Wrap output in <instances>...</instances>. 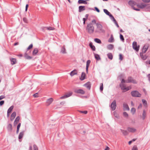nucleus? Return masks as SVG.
<instances>
[{"instance_id":"nucleus-31","label":"nucleus","mask_w":150,"mask_h":150,"mask_svg":"<svg viewBox=\"0 0 150 150\" xmlns=\"http://www.w3.org/2000/svg\"><path fill=\"white\" fill-rule=\"evenodd\" d=\"M95 58L97 60H99L101 59L100 56L97 54H94Z\"/></svg>"},{"instance_id":"nucleus-3","label":"nucleus","mask_w":150,"mask_h":150,"mask_svg":"<svg viewBox=\"0 0 150 150\" xmlns=\"http://www.w3.org/2000/svg\"><path fill=\"white\" fill-rule=\"evenodd\" d=\"M119 86L122 91L123 92H125L131 88V87L130 86L126 87L125 85L124 84L120 83Z\"/></svg>"},{"instance_id":"nucleus-48","label":"nucleus","mask_w":150,"mask_h":150,"mask_svg":"<svg viewBox=\"0 0 150 150\" xmlns=\"http://www.w3.org/2000/svg\"><path fill=\"white\" fill-rule=\"evenodd\" d=\"M132 150H138L137 147L136 145L132 147Z\"/></svg>"},{"instance_id":"nucleus-51","label":"nucleus","mask_w":150,"mask_h":150,"mask_svg":"<svg viewBox=\"0 0 150 150\" xmlns=\"http://www.w3.org/2000/svg\"><path fill=\"white\" fill-rule=\"evenodd\" d=\"M33 44H31L27 48V50H28L30 49L32 47H33Z\"/></svg>"},{"instance_id":"nucleus-58","label":"nucleus","mask_w":150,"mask_h":150,"mask_svg":"<svg viewBox=\"0 0 150 150\" xmlns=\"http://www.w3.org/2000/svg\"><path fill=\"white\" fill-rule=\"evenodd\" d=\"M33 96L35 98H37V97H38V93H36L34 94L33 95Z\"/></svg>"},{"instance_id":"nucleus-5","label":"nucleus","mask_w":150,"mask_h":150,"mask_svg":"<svg viewBox=\"0 0 150 150\" xmlns=\"http://www.w3.org/2000/svg\"><path fill=\"white\" fill-rule=\"evenodd\" d=\"M128 4L134 10L137 11H140V9H139L136 8L134 7V6L136 5L137 4V3L133 1L130 0L129 1Z\"/></svg>"},{"instance_id":"nucleus-41","label":"nucleus","mask_w":150,"mask_h":150,"mask_svg":"<svg viewBox=\"0 0 150 150\" xmlns=\"http://www.w3.org/2000/svg\"><path fill=\"white\" fill-rule=\"evenodd\" d=\"M140 55L141 57L143 60H145L146 59L147 57H146V55L144 56V57H142V53L141 52L140 53Z\"/></svg>"},{"instance_id":"nucleus-61","label":"nucleus","mask_w":150,"mask_h":150,"mask_svg":"<svg viewBox=\"0 0 150 150\" xmlns=\"http://www.w3.org/2000/svg\"><path fill=\"white\" fill-rule=\"evenodd\" d=\"M147 76L148 78V81L150 82V74H148Z\"/></svg>"},{"instance_id":"nucleus-24","label":"nucleus","mask_w":150,"mask_h":150,"mask_svg":"<svg viewBox=\"0 0 150 150\" xmlns=\"http://www.w3.org/2000/svg\"><path fill=\"white\" fill-rule=\"evenodd\" d=\"M77 72L76 70V69H74L71 72L70 75L71 76H73L74 75L77 74Z\"/></svg>"},{"instance_id":"nucleus-62","label":"nucleus","mask_w":150,"mask_h":150,"mask_svg":"<svg viewBox=\"0 0 150 150\" xmlns=\"http://www.w3.org/2000/svg\"><path fill=\"white\" fill-rule=\"evenodd\" d=\"M91 22H91V23H94L96 25V24L97 23H96V21L95 19H93V20H92V21Z\"/></svg>"},{"instance_id":"nucleus-29","label":"nucleus","mask_w":150,"mask_h":150,"mask_svg":"<svg viewBox=\"0 0 150 150\" xmlns=\"http://www.w3.org/2000/svg\"><path fill=\"white\" fill-rule=\"evenodd\" d=\"M85 74L84 72H82L81 73V77L80 78V79L83 81L85 79Z\"/></svg>"},{"instance_id":"nucleus-22","label":"nucleus","mask_w":150,"mask_h":150,"mask_svg":"<svg viewBox=\"0 0 150 150\" xmlns=\"http://www.w3.org/2000/svg\"><path fill=\"white\" fill-rule=\"evenodd\" d=\"M16 116V112H13L11 115V117L10 120L11 121H13Z\"/></svg>"},{"instance_id":"nucleus-15","label":"nucleus","mask_w":150,"mask_h":150,"mask_svg":"<svg viewBox=\"0 0 150 150\" xmlns=\"http://www.w3.org/2000/svg\"><path fill=\"white\" fill-rule=\"evenodd\" d=\"M123 110H129V109L128 105L125 103L123 104Z\"/></svg>"},{"instance_id":"nucleus-53","label":"nucleus","mask_w":150,"mask_h":150,"mask_svg":"<svg viewBox=\"0 0 150 150\" xmlns=\"http://www.w3.org/2000/svg\"><path fill=\"white\" fill-rule=\"evenodd\" d=\"M80 112L81 113H84L85 114H86L87 113V111L85 110V111H80Z\"/></svg>"},{"instance_id":"nucleus-27","label":"nucleus","mask_w":150,"mask_h":150,"mask_svg":"<svg viewBox=\"0 0 150 150\" xmlns=\"http://www.w3.org/2000/svg\"><path fill=\"white\" fill-rule=\"evenodd\" d=\"M89 46L92 49L93 51H95L96 50V48L95 46L93 45L92 42H91L89 44Z\"/></svg>"},{"instance_id":"nucleus-40","label":"nucleus","mask_w":150,"mask_h":150,"mask_svg":"<svg viewBox=\"0 0 150 150\" xmlns=\"http://www.w3.org/2000/svg\"><path fill=\"white\" fill-rule=\"evenodd\" d=\"M94 41L96 43L101 44V40L98 38H95L94 39Z\"/></svg>"},{"instance_id":"nucleus-44","label":"nucleus","mask_w":150,"mask_h":150,"mask_svg":"<svg viewBox=\"0 0 150 150\" xmlns=\"http://www.w3.org/2000/svg\"><path fill=\"white\" fill-rule=\"evenodd\" d=\"M131 112L134 114L136 112L135 109L134 108H132L131 109Z\"/></svg>"},{"instance_id":"nucleus-20","label":"nucleus","mask_w":150,"mask_h":150,"mask_svg":"<svg viewBox=\"0 0 150 150\" xmlns=\"http://www.w3.org/2000/svg\"><path fill=\"white\" fill-rule=\"evenodd\" d=\"M84 86L87 88L88 89L90 90L91 88V84L90 82H88L85 84Z\"/></svg>"},{"instance_id":"nucleus-6","label":"nucleus","mask_w":150,"mask_h":150,"mask_svg":"<svg viewBox=\"0 0 150 150\" xmlns=\"http://www.w3.org/2000/svg\"><path fill=\"white\" fill-rule=\"evenodd\" d=\"M132 47L133 49L137 51H138L139 50V46L137 45L136 42L134 41L132 43Z\"/></svg>"},{"instance_id":"nucleus-43","label":"nucleus","mask_w":150,"mask_h":150,"mask_svg":"<svg viewBox=\"0 0 150 150\" xmlns=\"http://www.w3.org/2000/svg\"><path fill=\"white\" fill-rule=\"evenodd\" d=\"M120 38L122 42H124V39L123 36L121 34H120Z\"/></svg>"},{"instance_id":"nucleus-28","label":"nucleus","mask_w":150,"mask_h":150,"mask_svg":"<svg viewBox=\"0 0 150 150\" xmlns=\"http://www.w3.org/2000/svg\"><path fill=\"white\" fill-rule=\"evenodd\" d=\"M107 47L109 50H112L114 47V45L112 44L108 45H107Z\"/></svg>"},{"instance_id":"nucleus-21","label":"nucleus","mask_w":150,"mask_h":150,"mask_svg":"<svg viewBox=\"0 0 150 150\" xmlns=\"http://www.w3.org/2000/svg\"><path fill=\"white\" fill-rule=\"evenodd\" d=\"M79 12H80L81 11L85 10V6H80L79 7Z\"/></svg>"},{"instance_id":"nucleus-12","label":"nucleus","mask_w":150,"mask_h":150,"mask_svg":"<svg viewBox=\"0 0 150 150\" xmlns=\"http://www.w3.org/2000/svg\"><path fill=\"white\" fill-rule=\"evenodd\" d=\"M53 101V99L52 98H50L48 99L46 102V105L47 106L49 105Z\"/></svg>"},{"instance_id":"nucleus-50","label":"nucleus","mask_w":150,"mask_h":150,"mask_svg":"<svg viewBox=\"0 0 150 150\" xmlns=\"http://www.w3.org/2000/svg\"><path fill=\"white\" fill-rule=\"evenodd\" d=\"M100 89L101 91H102L103 90V83H101L100 84Z\"/></svg>"},{"instance_id":"nucleus-63","label":"nucleus","mask_w":150,"mask_h":150,"mask_svg":"<svg viewBox=\"0 0 150 150\" xmlns=\"http://www.w3.org/2000/svg\"><path fill=\"white\" fill-rule=\"evenodd\" d=\"M28 4H27L26 5V6H25V11H27V10H28Z\"/></svg>"},{"instance_id":"nucleus-17","label":"nucleus","mask_w":150,"mask_h":150,"mask_svg":"<svg viewBox=\"0 0 150 150\" xmlns=\"http://www.w3.org/2000/svg\"><path fill=\"white\" fill-rule=\"evenodd\" d=\"M137 6L139 8H143L146 7V5L145 4L142 3L140 4H137Z\"/></svg>"},{"instance_id":"nucleus-16","label":"nucleus","mask_w":150,"mask_h":150,"mask_svg":"<svg viewBox=\"0 0 150 150\" xmlns=\"http://www.w3.org/2000/svg\"><path fill=\"white\" fill-rule=\"evenodd\" d=\"M91 61L90 60H88L87 61L86 63V73H88V69L90 64Z\"/></svg>"},{"instance_id":"nucleus-35","label":"nucleus","mask_w":150,"mask_h":150,"mask_svg":"<svg viewBox=\"0 0 150 150\" xmlns=\"http://www.w3.org/2000/svg\"><path fill=\"white\" fill-rule=\"evenodd\" d=\"M107 56L108 58L110 60H112L113 58V56L112 53H108L107 54Z\"/></svg>"},{"instance_id":"nucleus-60","label":"nucleus","mask_w":150,"mask_h":150,"mask_svg":"<svg viewBox=\"0 0 150 150\" xmlns=\"http://www.w3.org/2000/svg\"><path fill=\"white\" fill-rule=\"evenodd\" d=\"M142 1L145 3H149L150 1V0H142Z\"/></svg>"},{"instance_id":"nucleus-9","label":"nucleus","mask_w":150,"mask_h":150,"mask_svg":"<svg viewBox=\"0 0 150 150\" xmlns=\"http://www.w3.org/2000/svg\"><path fill=\"white\" fill-rule=\"evenodd\" d=\"M116 101L114 100L111 103V107L112 110H114L116 109Z\"/></svg>"},{"instance_id":"nucleus-55","label":"nucleus","mask_w":150,"mask_h":150,"mask_svg":"<svg viewBox=\"0 0 150 150\" xmlns=\"http://www.w3.org/2000/svg\"><path fill=\"white\" fill-rule=\"evenodd\" d=\"M4 103V100H1L0 101V106H1L3 105Z\"/></svg>"},{"instance_id":"nucleus-64","label":"nucleus","mask_w":150,"mask_h":150,"mask_svg":"<svg viewBox=\"0 0 150 150\" xmlns=\"http://www.w3.org/2000/svg\"><path fill=\"white\" fill-rule=\"evenodd\" d=\"M110 148L108 146H107L104 150H109Z\"/></svg>"},{"instance_id":"nucleus-52","label":"nucleus","mask_w":150,"mask_h":150,"mask_svg":"<svg viewBox=\"0 0 150 150\" xmlns=\"http://www.w3.org/2000/svg\"><path fill=\"white\" fill-rule=\"evenodd\" d=\"M119 59L120 60H122L123 59V57L122 56V55L121 54H119Z\"/></svg>"},{"instance_id":"nucleus-49","label":"nucleus","mask_w":150,"mask_h":150,"mask_svg":"<svg viewBox=\"0 0 150 150\" xmlns=\"http://www.w3.org/2000/svg\"><path fill=\"white\" fill-rule=\"evenodd\" d=\"M33 150H38V147L35 144L33 145Z\"/></svg>"},{"instance_id":"nucleus-4","label":"nucleus","mask_w":150,"mask_h":150,"mask_svg":"<svg viewBox=\"0 0 150 150\" xmlns=\"http://www.w3.org/2000/svg\"><path fill=\"white\" fill-rule=\"evenodd\" d=\"M132 96L133 97H140L141 94L137 91H133L131 93Z\"/></svg>"},{"instance_id":"nucleus-33","label":"nucleus","mask_w":150,"mask_h":150,"mask_svg":"<svg viewBox=\"0 0 150 150\" xmlns=\"http://www.w3.org/2000/svg\"><path fill=\"white\" fill-rule=\"evenodd\" d=\"M121 132L125 136L128 134V133L127 131L126 130H124L122 129H120Z\"/></svg>"},{"instance_id":"nucleus-19","label":"nucleus","mask_w":150,"mask_h":150,"mask_svg":"<svg viewBox=\"0 0 150 150\" xmlns=\"http://www.w3.org/2000/svg\"><path fill=\"white\" fill-rule=\"evenodd\" d=\"M60 52L62 54H65L66 53V50L64 46L62 47Z\"/></svg>"},{"instance_id":"nucleus-56","label":"nucleus","mask_w":150,"mask_h":150,"mask_svg":"<svg viewBox=\"0 0 150 150\" xmlns=\"http://www.w3.org/2000/svg\"><path fill=\"white\" fill-rule=\"evenodd\" d=\"M126 82H127V81H126L124 79H122V81H121V83H120L124 84L123 83H125V82L126 83Z\"/></svg>"},{"instance_id":"nucleus-54","label":"nucleus","mask_w":150,"mask_h":150,"mask_svg":"<svg viewBox=\"0 0 150 150\" xmlns=\"http://www.w3.org/2000/svg\"><path fill=\"white\" fill-rule=\"evenodd\" d=\"M94 8H95V10L97 12H98V13H99L100 12V11L98 9V8L96 7H94Z\"/></svg>"},{"instance_id":"nucleus-57","label":"nucleus","mask_w":150,"mask_h":150,"mask_svg":"<svg viewBox=\"0 0 150 150\" xmlns=\"http://www.w3.org/2000/svg\"><path fill=\"white\" fill-rule=\"evenodd\" d=\"M23 20L24 22L25 23H27L28 20L26 18H24L23 19Z\"/></svg>"},{"instance_id":"nucleus-45","label":"nucleus","mask_w":150,"mask_h":150,"mask_svg":"<svg viewBox=\"0 0 150 150\" xmlns=\"http://www.w3.org/2000/svg\"><path fill=\"white\" fill-rule=\"evenodd\" d=\"M123 115L124 116L126 117H127L128 116L127 113L126 112H123Z\"/></svg>"},{"instance_id":"nucleus-38","label":"nucleus","mask_w":150,"mask_h":150,"mask_svg":"<svg viewBox=\"0 0 150 150\" xmlns=\"http://www.w3.org/2000/svg\"><path fill=\"white\" fill-rule=\"evenodd\" d=\"M13 108V106H11L8 109L7 111V112L8 113H10L12 111V110Z\"/></svg>"},{"instance_id":"nucleus-1","label":"nucleus","mask_w":150,"mask_h":150,"mask_svg":"<svg viewBox=\"0 0 150 150\" xmlns=\"http://www.w3.org/2000/svg\"><path fill=\"white\" fill-rule=\"evenodd\" d=\"M87 25L86 27V30L87 32L90 34H92L94 31V27L93 23H87Z\"/></svg>"},{"instance_id":"nucleus-37","label":"nucleus","mask_w":150,"mask_h":150,"mask_svg":"<svg viewBox=\"0 0 150 150\" xmlns=\"http://www.w3.org/2000/svg\"><path fill=\"white\" fill-rule=\"evenodd\" d=\"M24 57L25 59H31L32 58V57L29 56L26 53L25 54Z\"/></svg>"},{"instance_id":"nucleus-36","label":"nucleus","mask_w":150,"mask_h":150,"mask_svg":"<svg viewBox=\"0 0 150 150\" xmlns=\"http://www.w3.org/2000/svg\"><path fill=\"white\" fill-rule=\"evenodd\" d=\"M112 21H113V22L116 25V26H117V28H119V25H118L117 22L116 20L115 19V18H112V20H111Z\"/></svg>"},{"instance_id":"nucleus-26","label":"nucleus","mask_w":150,"mask_h":150,"mask_svg":"<svg viewBox=\"0 0 150 150\" xmlns=\"http://www.w3.org/2000/svg\"><path fill=\"white\" fill-rule=\"evenodd\" d=\"M108 41L110 42H112L114 41V39L112 35H110V37L108 40Z\"/></svg>"},{"instance_id":"nucleus-47","label":"nucleus","mask_w":150,"mask_h":150,"mask_svg":"<svg viewBox=\"0 0 150 150\" xmlns=\"http://www.w3.org/2000/svg\"><path fill=\"white\" fill-rule=\"evenodd\" d=\"M46 28H47V30H53L54 29V28H52L51 27H46Z\"/></svg>"},{"instance_id":"nucleus-34","label":"nucleus","mask_w":150,"mask_h":150,"mask_svg":"<svg viewBox=\"0 0 150 150\" xmlns=\"http://www.w3.org/2000/svg\"><path fill=\"white\" fill-rule=\"evenodd\" d=\"M20 119V117L19 116H17L14 122V124L15 125L17 124L19 121Z\"/></svg>"},{"instance_id":"nucleus-14","label":"nucleus","mask_w":150,"mask_h":150,"mask_svg":"<svg viewBox=\"0 0 150 150\" xmlns=\"http://www.w3.org/2000/svg\"><path fill=\"white\" fill-rule=\"evenodd\" d=\"M127 130L128 132L131 133H134L136 131V129L134 128L131 127H128Z\"/></svg>"},{"instance_id":"nucleus-59","label":"nucleus","mask_w":150,"mask_h":150,"mask_svg":"<svg viewBox=\"0 0 150 150\" xmlns=\"http://www.w3.org/2000/svg\"><path fill=\"white\" fill-rule=\"evenodd\" d=\"M5 96L4 95H2L1 96H0V100L2 99H3L5 98Z\"/></svg>"},{"instance_id":"nucleus-46","label":"nucleus","mask_w":150,"mask_h":150,"mask_svg":"<svg viewBox=\"0 0 150 150\" xmlns=\"http://www.w3.org/2000/svg\"><path fill=\"white\" fill-rule=\"evenodd\" d=\"M143 103L144 105H147V103L146 100L144 99H142V100Z\"/></svg>"},{"instance_id":"nucleus-42","label":"nucleus","mask_w":150,"mask_h":150,"mask_svg":"<svg viewBox=\"0 0 150 150\" xmlns=\"http://www.w3.org/2000/svg\"><path fill=\"white\" fill-rule=\"evenodd\" d=\"M146 117V112L144 110H143L142 113V119L144 120L145 119Z\"/></svg>"},{"instance_id":"nucleus-7","label":"nucleus","mask_w":150,"mask_h":150,"mask_svg":"<svg viewBox=\"0 0 150 150\" xmlns=\"http://www.w3.org/2000/svg\"><path fill=\"white\" fill-rule=\"evenodd\" d=\"M72 94V92L71 91H70L68 92V93H67L65 95L61 97L60 98L61 99L66 98L69 97L71 96Z\"/></svg>"},{"instance_id":"nucleus-11","label":"nucleus","mask_w":150,"mask_h":150,"mask_svg":"<svg viewBox=\"0 0 150 150\" xmlns=\"http://www.w3.org/2000/svg\"><path fill=\"white\" fill-rule=\"evenodd\" d=\"M131 82L135 84L137 83L135 80H133L132 77H130L128 78L127 82H126V83H129Z\"/></svg>"},{"instance_id":"nucleus-32","label":"nucleus","mask_w":150,"mask_h":150,"mask_svg":"<svg viewBox=\"0 0 150 150\" xmlns=\"http://www.w3.org/2000/svg\"><path fill=\"white\" fill-rule=\"evenodd\" d=\"M11 63L12 65H13L16 63V59L15 58H12L10 59Z\"/></svg>"},{"instance_id":"nucleus-23","label":"nucleus","mask_w":150,"mask_h":150,"mask_svg":"<svg viewBox=\"0 0 150 150\" xmlns=\"http://www.w3.org/2000/svg\"><path fill=\"white\" fill-rule=\"evenodd\" d=\"M148 49V47L146 45H144L142 49V53H145Z\"/></svg>"},{"instance_id":"nucleus-25","label":"nucleus","mask_w":150,"mask_h":150,"mask_svg":"<svg viewBox=\"0 0 150 150\" xmlns=\"http://www.w3.org/2000/svg\"><path fill=\"white\" fill-rule=\"evenodd\" d=\"M78 3L79 4H87V2L86 1L84 0H79Z\"/></svg>"},{"instance_id":"nucleus-2","label":"nucleus","mask_w":150,"mask_h":150,"mask_svg":"<svg viewBox=\"0 0 150 150\" xmlns=\"http://www.w3.org/2000/svg\"><path fill=\"white\" fill-rule=\"evenodd\" d=\"M96 26L97 29L95 30V32L96 33H105V30L103 29V26L101 24L97 23L96 24Z\"/></svg>"},{"instance_id":"nucleus-13","label":"nucleus","mask_w":150,"mask_h":150,"mask_svg":"<svg viewBox=\"0 0 150 150\" xmlns=\"http://www.w3.org/2000/svg\"><path fill=\"white\" fill-rule=\"evenodd\" d=\"M24 131H22L20 132L18 135V139L19 141L21 142V139L22 138L24 134Z\"/></svg>"},{"instance_id":"nucleus-8","label":"nucleus","mask_w":150,"mask_h":150,"mask_svg":"<svg viewBox=\"0 0 150 150\" xmlns=\"http://www.w3.org/2000/svg\"><path fill=\"white\" fill-rule=\"evenodd\" d=\"M103 11L108 16L110 17L111 20H112L114 18L113 16L110 14L107 10L106 9H104Z\"/></svg>"},{"instance_id":"nucleus-30","label":"nucleus","mask_w":150,"mask_h":150,"mask_svg":"<svg viewBox=\"0 0 150 150\" xmlns=\"http://www.w3.org/2000/svg\"><path fill=\"white\" fill-rule=\"evenodd\" d=\"M38 49L37 48H35L34 49V50L33 51V55H35L38 52Z\"/></svg>"},{"instance_id":"nucleus-10","label":"nucleus","mask_w":150,"mask_h":150,"mask_svg":"<svg viewBox=\"0 0 150 150\" xmlns=\"http://www.w3.org/2000/svg\"><path fill=\"white\" fill-rule=\"evenodd\" d=\"M74 92L77 93L83 94L85 93V91L82 89H75L74 90Z\"/></svg>"},{"instance_id":"nucleus-39","label":"nucleus","mask_w":150,"mask_h":150,"mask_svg":"<svg viewBox=\"0 0 150 150\" xmlns=\"http://www.w3.org/2000/svg\"><path fill=\"white\" fill-rule=\"evenodd\" d=\"M21 123H19L17 126V130L16 131V133L17 134H18V133L19 131V129L20 127L21 126Z\"/></svg>"},{"instance_id":"nucleus-18","label":"nucleus","mask_w":150,"mask_h":150,"mask_svg":"<svg viewBox=\"0 0 150 150\" xmlns=\"http://www.w3.org/2000/svg\"><path fill=\"white\" fill-rule=\"evenodd\" d=\"M7 129L9 132H11L12 130V126L11 124H9L7 127Z\"/></svg>"}]
</instances>
